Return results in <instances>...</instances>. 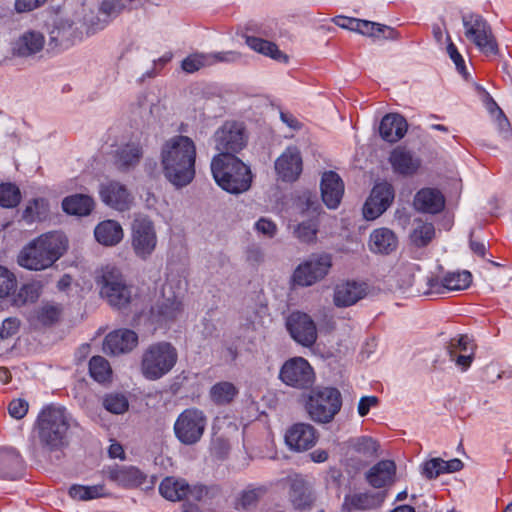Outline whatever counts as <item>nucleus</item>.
I'll use <instances>...</instances> for the list:
<instances>
[{
	"mask_svg": "<svg viewBox=\"0 0 512 512\" xmlns=\"http://www.w3.org/2000/svg\"><path fill=\"white\" fill-rule=\"evenodd\" d=\"M160 160L165 178L176 188L193 181L196 145L188 136L176 135L166 140L161 146Z\"/></svg>",
	"mask_w": 512,
	"mask_h": 512,
	"instance_id": "obj_1",
	"label": "nucleus"
},
{
	"mask_svg": "<svg viewBox=\"0 0 512 512\" xmlns=\"http://www.w3.org/2000/svg\"><path fill=\"white\" fill-rule=\"evenodd\" d=\"M77 423L64 407L44 408L37 418V434L41 446L52 452L62 450L70 442Z\"/></svg>",
	"mask_w": 512,
	"mask_h": 512,
	"instance_id": "obj_2",
	"label": "nucleus"
},
{
	"mask_svg": "<svg viewBox=\"0 0 512 512\" xmlns=\"http://www.w3.org/2000/svg\"><path fill=\"white\" fill-rule=\"evenodd\" d=\"M66 250V240L60 233L42 234L22 248L17 263L31 271H41L51 267Z\"/></svg>",
	"mask_w": 512,
	"mask_h": 512,
	"instance_id": "obj_3",
	"label": "nucleus"
},
{
	"mask_svg": "<svg viewBox=\"0 0 512 512\" xmlns=\"http://www.w3.org/2000/svg\"><path fill=\"white\" fill-rule=\"evenodd\" d=\"M177 360V350L170 342L160 341L153 343L142 354V375L147 380H158L173 369Z\"/></svg>",
	"mask_w": 512,
	"mask_h": 512,
	"instance_id": "obj_4",
	"label": "nucleus"
},
{
	"mask_svg": "<svg viewBox=\"0 0 512 512\" xmlns=\"http://www.w3.org/2000/svg\"><path fill=\"white\" fill-rule=\"evenodd\" d=\"M466 39L485 55H497L499 47L489 22L479 13L461 16Z\"/></svg>",
	"mask_w": 512,
	"mask_h": 512,
	"instance_id": "obj_5",
	"label": "nucleus"
},
{
	"mask_svg": "<svg viewBox=\"0 0 512 512\" xmlns=\"http://www.w3.org/2000/svg\"><path fill=\"white\" fill-rule=\"evenodd\" d=\"M341 407V393L334 387H322L313 390L306 404L310 418L322 424L331 422Z\"/></svg>",
	"mask_w": 512,
	"mask_h": 512,
	"instance_id": "obj_6",
	"label": "nucleus"
},
{
	"mask_svg": "<svg viewBox=\"0 0 512 512\" xmlns=\"http://www.w3.org/2000/svg\"><path fill=\"white\" fill-rule=\"evenodd\" d=\"M100 294L111 306L125 308L132 299L131 287L127 286L120 270L106 266L102 271Z\"/></svg>",
	"mask_w": 512,
	"mask_h": 512,
	"instance_id": "obj_7",
	"label": "nucleus"
},
{
	"mask_svg": "<svg viewBox=\"0 0 512 512\" xmlns=\"http://www.w3.org/2000/svg\"><path fill=\"white\" fill-rule=\"evenodd\" d=\"M472 274L468 270L445 271L442 275L429 273L425 276L426 288L422 291L425 296H440L452 291L469 288Z\"/></svg>",
	"mask_w": 512,
	"mask_h": 512,
	"instance_id": "obj_8",
	"label": "nucleus"
},
{
	"mask_svg": "<svg viewBox=\"0 0 512 512\" xmlns=\"http://www.w3.org/2000/svg\"><path fill=\"white\" fill-rule=\"evenodd\" d=\"M279 379L283 384L298 390H306L315 382V372L308 360L296 356L286 360L280 368Z\"/></svg>",
	"mask_w": 512,
	"mask_h": 512,
	"instance_id": "obj_9",
	"label": "nucleus"
},
{
	"mask_svg": "<svg viewBox=\"0 0 512 512\" xmlns=\"http://www.w3.org/2000/svg\"><path fill=\"white\" fill-rule=\"evenodd\" d=\"M131 246L135 255L143 260L149 258L157 246V233L153 221L146 216H137L131 225Z\"/></svg>",
	"mask_w": 512,
	"mask_h": 512,
	"instance_id": "obj_10",
	"label": "nucleus"
},
{
	"mask_svg": "<svg viewBox=\"0 0 512 512\" xmlns=\"http://www.w3.org/2000/svg\"><path fill=\"white\" fill-rule=\"evenodd\" d=\"M332 266L328 253L312 254L294 270L292 279L295 285L308 287L323 279Z\"/></svg>",
	"mask_w": 512,
	"mask_h": 512,
	"instance_id": "obj_11",
	"label": "nucleus"
},
{
	"mask_svg": "<svg viewBox=\"0 0 512 512\" xmlns=\"http://www.w3.org/2000/svg\"><path fill=\"white\" fill-rule=\"evenodd\" d=\"M206 417L202 411L196 408L184 410L174 424V432L177 439L185 444L197 443L205 430Z\"/></svg>",
	"mask_w": 512,
	"mask_h": 512,
	"instance_id": "obj_12",
	"label": "nucleus"
},
{
	"mask_svg": "<svg viewBox=\"0 0 512 512\" xmlns=\"http://www.w3.org/2000/svg\"><path fill=\"white\" fill-rule=\"evenodd\" d=\"M97 9L98 12L95 13L94 10L83 7L87 35L102 30L112 19L120 15L125 5L120 0H102Z\"/></svg>",
	"mask_w": 512,
	"mask_h": 512,
	"instance_id": "obj_13",
	"label": "nucleus"
},
{
	"mask_svg": "<svg viewBox=\"0 0 512 512\" xmlns=\"http://www.w3.org/2000/svg\"><path fill=\"white\" fill-rule=\"evenodd\" d=\"M286 329L291 338L304 347H311L317 340V328L312 318L300 311H294L286 318Z\"/></svg>",
	"mask_w": 512,
	"mask_h": 512,
	"instance_id": "obj_14",
	"label": "nucleus"
},
{
	"mask_svg": "<svg viewBox=\"0 0 512 512\" xmlns=\"http://www.w3.org/2000/svg\"><path fill=\"white\" fill-rule=\"evenodd\" d=\"M252 172L248 165L236 156H226V193L246 192L252 183Z\"/></svg>",
	"mask_w": 512,
	"mask_h": 512,
	"instance_id": "obj_15",
	"label": "nucleus"
},
{
	"mask_svg": "<svg viewBox=\"0 0 512 512\" xmlns=\"http://www.w3.org/2000/svg\"><path fill=\"white\" fill-rule=\"evenodd\" d=\"M394 188L388 182L376 183L363 206L366 220H375L382 215L394 200Z\"/></svg>",
	"mask_w": 512,
	"mask_h": 512,
	"instance_id": "obj_16",
	"label": "nucleus"
},
{
	"mask_svg": "<svg viewBox=\"0 0 512 512\" xmlns=\"http://www.w3.org/2000/svg\"><path fill=\"white\" fill-rule=\"evenodd\" d=\"M318 432L309 423L298 422L287 428L284 441L292 452H305L313 448L318 441Z\"/></svg>",
	"mask_w": 512,
	"mask_h": 512,
	"instance_id": "obj_17",
	"label": "nucleus"
},
{
	"mask_svg": "<svg viewBox=\"0 0 512 512\" xmlns=\"http://www.w3.org/2000/svg\"><path fill=\"white\" fill-rule=\"evenodd\" d=\"M44 35L36 30H26L9 43V52L13 58H29L42 51Z\"/></svg>",
	"mask_w": 512,
	"mask_h": 512,
	"instance_id": "obj_18",
	"label": "nucleus"
},
{
	"mask_svg": "<svg viewBox=\"0 0 512 512\" xmlns=\"http://www.w3.org/2000/svg\"><path fill=\"white\" fill-rule=\"evenodd\" d=\"M86 34V26L84 25V16L79 22L71 20H61L51 31L50 41L55 46L68 48L75 41L81 40Z\"/></svg>",
	"mask_w": 512,
	"mask_h": 512,
	"instance_id": "obj_19",
	"label": "nucleus"
},
{
	"mask_svg": "<svg viewBox=\"0 0 512 512\" xmlns=\"http://www.w3.org/2000/svg\"><path fill=\"white\" fill-rule=\"evenodd\" d=\"M302 157L296 147H287L275 161L278 178L284 182L296 181L302 172Z\"/></svg>",
	"mask_w": 512,
	"mask_h": 512,
	"instance_id": "obj_20",
	"label": "nucleus"
},
{
	"mask_svg": "<svg viewBox=\"0 0 512 512\" xmlns=\"http://www.w3.org/2000/svg\"><path fill=\"white\" fill-rule=\"evenodd\" d=\"M100 197L109 207L118 211L129 210L133 204V196L125 185L117 181H109L100 186Z\"/></svg>",
	"mask_w": 512,
	"mask_h": 512,
	"instance_id": "obj_21",
	"label": "nucleus"
},
{
	"mask_svg": "<svg viewBox=\"0 0 512 512\" xmlns=\"http://www.w3.org/2000/svg\"><path fill=\"white\" fill-rule=\"evenodd\" d=\"M385 499L383 492H360L346 494L342 503L343 512H366L377 509Z\"/></svg>",
	"mask_w": 512,
	"mask_h": 512,
	"instance_id": "obj_22",
	"label": "nucleus"
},
{
	"mask_svg": "<svg viewBox=\"0 0 512 512\" xmlns=\"http://www.w3.org/2000/svg\"><path fill=\"white\" fill-rule=\"evenodd\" d=\"M388 160L393 172L402 176H412L421 167V159L413 151L403 146L394 148Z\"/></svg>",
	"mask_w": 512,
	"mask_h": 512,
	"instance_id": "obj_23",
	"label": "nucleus"
},
{
	"mask_svg": "<svg viewBox=\"0 0 512 512\" xmlns=\"http://www.w3.org/2000/svg\"><path fill=\"white\" fill-rule=\"evenodd\" d=\"M321 197L329 209H336L344 194V183L335 171L323 173L320 183Z\"/></svg>",
	"mask_w": 512,
	"mask_h": 512,
	"instance_id": "obj_24",
	"label": "nucleus"
},
{
	"mask_svg": "<svg viewBox=\"0 0 512 512\" xmlns=\"http://www.w3.org/2000/svg\"><path fill=\"white\" fill-rule=\"evenodd\" d=\"M413 206L418 212L435 215L443 211L445 197L437 188L424 187L416 192Z\"/></svg>",
	"mask_w": 512,
	"mask_h": 512,
	"instance_id": "obj_25",
	"label": "nucleus"
},
{
	"mask_svg": "<svg viewBox=\"0 0 512 512\" xmlns=\"http://www.w3.org/2000/svg\"><path fill=\"white\" fill-rule=\"evenodd\" d=\"M138 344L137 334L129 329H119L109 333L104 341V351L118 355L133 350Z\"/></svg>",
	"mask_w": 512,
	"mask_h": 512,
	"instance_id": "obj_26",
	"label": "nucleus"
},
{
	"mask_svg": "<svg viewBox=\"0 0 512 512\" xmlns=\"http://www.w3.org/2000/svg\"><path fill=\"white\" fill-rule=\"evenodd\" d=\"M23 470L24 461L17 449L11 446L0 447V478L18 479Z\"/></svg>",
	"mask_w": 512,
	"mask_h": 512,
	"instance_id": "obj_27",
	"label": "nucleus"
},
{
	"mask_svg": "<svg viewBox=\"0 0 512 512\" xmlns=\"http://www.w3.org/2000/svg\"><path fill=\"white\" fill-rule=\"evenodd\" d=\"M408 130L406 119L397 113L386 114L380 121V137L388 143H396L401 140Z\"/></svg>",
	"mask_w": 512,
	"mask_h": 512,
	"instance_id": "obj_28",
	"label": "nucleus"
},
{
	"mask_svg": "<svg viewBox=\"0 0 512 512\" xmlns=\"http://www.w3.org/2000/svg\"><path fill=\"white\" fill-rule=\"evenodd\" d=\"M366 294L364 284L355 281H346L336 285L333 301L337 307H349L354 305Z\"/></svg>",
	"mask_w": 512,
	"mask_h": 512,
	"instance_id": "obj_29",
	"label": "nucleus"
},
{
	"mask_svg": "<svg viewBox=\"0 0 512 512\" xmlns=\"http://www.w3.org/2000/svg\"><path fill=\"white\" fill-rule=\"evenodd\" d=\"M396 465L392 460H381L366 473L367 482L374 488H383L394 482Z\"/></svg>",
	"mask_w": 512,
	"mask_h": 512,
	"instance_id": "obj_30",
	"label": "nucleus"
},
{
	"mask_svg": "<svg viewBox=\"0 0 512 512\" xmlns=\"http://www.w3.org/2000/svg\"><path fill=\"white\" fill-rule=\"evenodd\" d=\"M248 143V134L244 122H226V156H235Z\"/></svg>",
	"mask_w": 512,
	"mask_h": 512,
	"instance_id": "obj_31",
	"label": "nucleus"
},
{
	"mask_svg": "<svg viewBox=\"0 0 512 512\" xmlns=\"http://www.w3.org/2000/svg\"><path fill=\"white\" fill-rule=\"evenodd\" d=\"M398 240L388 228L375 229L369 238V248L373 253L389 254L397 247Z\"/></svg>",
	"mask_w": 512,
	"mask_h": 512,
	"instance_id": "obj_32",
	"label": "nucleus"
},
{
	"mask_svg": "<svg viewBox=\"0 0 512 512\" xmlns=\"http://www.w3.org/2000/svg\"><path fill=\"white\" fill-rule=\"evenodd\" d=\"M94 235L96 240L104 246H115L124 236L121 225L114 220L99 223L94 230Z\"/></svg>",
	"mask_w": 512,
	"mask_h": 512,
	"instance_id": "obj_33",
	"label": "nucleus"
},
{
	"mask_svg": "<svg viewBox=\"0 0 512 512\" xmlns=\"http://www.w3.org/2000/svg\"><path fill=\"white\" fill-rule=\"evenodd\" d=\"M109 479L123 487H137L145 481V475L136 467L123 466L113 468L108 473Z\"/></svg>",
	"mask_w": 512,
	"mask_h": 512,
	"instance_id": "obj_34",
	"label": "nucleus"
},
{
	"mask_svg": "<svg viewBox=\"0 0 512 512\" xmlns=\"http://www.w3.org/2000/svg\"><path fill=\"white\" fill-rule=\"evenodd\" d=\"M243 37L247 46L253 51L266 57H270L273 60L280 61L282 59H287V56L278 48L274 42L250 34L243 35Z\"/></svg>",
	"mask_w": 512,
	"mask_h": 512,
	"instance_id": "obj_35",
	"label": "nucleus"
},
{
	"mask_svg": "<svg viewBox=\"0 0 512 512\" xmlns=\"http://www.w3.org/2000/svg\"><path fill=\"white\" fill-rule=\"evenodd\" d=\"M159 492L169 501H181L190 493V486L184 479L166 477L159 485Z\"/></svg>",
	"mask_w": 512,
	"mask_h": 512,
	"instance_id": "obj_36",
	"label": "nucleus"
},
{
	"mask_svg": "<svg viewBox=\"0 0 512 512\" xmlns=\"http://www.w3.org/2000/svg\"><path fill=\"white\" fill-rule=\"evenodd\" d=\"M142 155L143 150L139 143H127L116 151L115 164L121 170H128L139 163Z\"/></svg>",
	"mask_w": 512,
	"mask_h": 512,
	"instance_id": "obj_37",
	"label": "nucleus"
},
{
	"mask_svg": "<svg viewBox=\"0 0 512 512\" xmlns=\"http://www.w3.org/2000/svg\"><path fill=\"white\" fill-rule=\"evenodd\" d=\"M94 207L93 199L84 194H74L64 198L62 202L63 210L71 215L87 216Z\"/></svg>",
	"mask_w": 512,
	"mask_h": 512,
	"instance_id": "obj_38",
	"label": "nucleus"
},
{
	"mask_svg": "<svg viewBox=\"0 0 512 512\" xmlns=\"http://www.w3.org/2000/svg\"><path fill=\"white\" fill-rule=\"evenodd\" d=\"M355 32L369 37H380L384 39L395 40L399 37V33L386 25L376 22L358 19Z\"/></svg>",
	"mask_w": 512,
	"mask_h": 512,
	"instance_id": "obj_39",
	"label": "nucleus"
},
{
	"mask_svg": "<svg viewBox=\"0 0 512 512\" xmlns=\"http://www.w3.org/2000/svg\"><path fill=\"white\" fill-rule=\"evenodd\" d=\"M223 57L221 53L218 54H203V53H194L186 58H184L181 62V68L186 73H194L199 71L200 69L213 65L218 62H222Z\"/></svg>",
	"mask_w": 512,
	"mask_h": 512,
	"instance_id": "obj_40",
	"label": "nucleus"
},
{
	"mask_svg": "<svg viewBox=\"0 0 512 512\" xmlns=\"http://www.w3.org/2000/svg\"><path fill=\"white\" fill-rule=\"evenodd\" d=\"M71 498L79 501H89L93 499L103 498L109 496L104 484H97L92 486L72 485L69 489Z\"/></svg>",
	"mask_w": 512,
	"mask_h": 512,
	"instance_id": "obj_41",
	"label": "nucleus"
},
{
	"mask_svg": "<svg viewBox=\"0 0 512 512\" xmlns=\"http://www.w3.org/2000/svg\"><path fill=\"white\" fill-rule=\"evenodd\" d=\"M90 376L99 383L110 380L112 370L109 362L102 356H94L89 361Z\"/></svg>",
	"mask_w": 512,
	"mask_h": 512,
	"instance_id": "obj_42",
	"label": "nucleus"
},
{
	"mask_svg": "<svg viewBox=\"0 0 512 512\" xmlns=\"http://www.w3.org/2000/svg\"><path fill=\"white\" fill-rule=\"evenodd\" d=\"M181 309L180 302L166 299L161 304L152 307L151 314L156 322L173 319Z\"/></svg>",
	"mask_w": 512,
	"mask_h": 512,
	"instance_id": "obj_43",
	"label": "nucleus"
},
{
	"mask_svg": "<svg viewBox=\"0 0 512 512\" xmlns=\"http://www.w3.org/2000/svg\"><path fill=\"white\" fill-rule=\"evenodd\" d=\"M294 202L301 213L311 212L318 215L321 209L317 194L308 190L299 193Z\"/></svg>",
	"mask_w": 512,
	"mask_h": 512,
	"instance_id": "obj_44",
	"label": "nucleus"
},
{
	"mask_svg": "<svg viewBox=\"0 0 512 512\" xmlns=\"http://www.w3.org/2000/svg\"><path fill=\"white\" fill-rule=\"evenodd\" d=\"M104 408L113 414H123L129 408L127 397L122 393H109L103 397Z\"/></svg>",
	"mask_w": 512,
	"mask_h": 512,
	"instance_id": "obj_45",
	"label": "nucleus"
},
{
	"mask_svg": "<svg viewBox=\"0 0 512 512\" xmlns=\"http://www.w3.org/2000/svg\"><path fill=\"white\" fill-rule=\"evenodd\" d=\"M318 232V222L316 219H309L299 223L294 228L295 237L302 243H312L316 239Z\"/></svg>",
	"mask_w": 512,
	"mask_h": 512,
	"instance_id": "obj_46",
	"label": "nucleus"
},
{
	"mask_svg": "<svg viewBox=\"0 0 512 512\" xmlns=\"http://www.w3.org/2000/svg\"><path fill=\"white\" fill-rule=\"evenodd\" d=\"M378 447L377 441L370 436L358 437L351 443L352 450L366 458L375 457Z\"/></svg>",
	"mask_w": 512,
	"mask_h": 512,
	"instance_id": "obj_47",
	"label": "nucleus"
},
{
	"mask_svg": "<svg viewBox=\"0 0 512 512\" xmlns=\"http://www.w3.org/2000/svg\"><path fill=\"white\" fill-rule=\"evenodd\" d=\"M435 228L432 223L419 222L411 234L412 242L417 247H424L433 239Z\"/></svg>",
	"mask_w": 512,
	"mask_h": 512,
	"instance_id": "obj_48",
	"label": "nucleus"
},
{
	"mask_svg": "<svg viewBox=\"0 0 512 512\" xmlns=\"http://www.w3.org/2000/svg\"><path fill=\"white\" fill-rule=\"evenodd\" d=\"M40 296V287L36 283H27L20 287L13 298L15 306H23L35 302Z\"/></svg>",
	"mask_w": 512,
	"mask_h": 512,
	"instance_id": "obj_49",
	"label": "nucleus"
},
{
	"mask_svg": "<svg viewBox=\"0 0 512 512\" xmlns=\"http://www.w3.org/2000/svg\"><path fill=\"white\" fill-rule=\"evenodd\" d=\"M21 199L19 188L11 183L0 185V206L5 208L15 207Z\"/></svg>",
	"mask_w": 512,
	"mask_h": 512,
	"instance_id": "obj_50",
	"label": "nucleus"
},
{
	"mask_svg": "<svg viewBox=\"0 0 512 512\" xmlns=\"http://www.w3.org/2000/svg\"><path fill=\"white\" fill-rule=\"evenodd\" d=\"M262 492V488H253L242 491L235 501V508L239 510L254 507Z\"/></svg>",
	"mask_w": 512,
	"mask_h": 512,
	"instance_id": "obj_51",
	"label": "nucleus"
},
{
	"mask_svg": "<svg viewBox=\"0 0 512 512\" xmlns=\"http://www.w3.org/2000/svg\"><path fill=\"white\" fill-rule=\"evenodd\" d=\"M476 90L478 91V94L487 109V111L491 114H498L499 118H502L503 122H505L507 125H509L507 117L504 115L501 108L498 106L496 101L493 99V97L490 95V93L481 85H476Z\"/></svg>",
	"mask_w": 512,
	"mask_h": 512,
	"instance_id": "obj_52",
	"label": "nucleus"
},
{
	"mask_svg": "<svg viewBox=\"0 0 512 512\" xmlns=\"http://www.w3.org/2000/svg\"><path fill=\"white\" fill-rule=\"evenodd\" d=\"M62 313V307L58 304H44L38 311V319L44 325H51L56 322Z\"/></svg>",
	"mask_w": 512,
	"mask_h": 512,
	"instance_id": "obj_53",
	"label": "nucleus"
},
{
	"mask_svg": "<svg viewBox=\"0 0 512 512\" xmlns=\"http://www.w3.org/2000/svg\"><path fill=\"white\" fill-rule=\"evenodd\" d=\"M443 459L432 458L422 463L421 474L428 480L437 478L443 474Z\"/></svg>",
	"mask_w": 512,
	"mask_h": 512,
	"instance_id": "obj_54",
	"label": "nucleus"
},
{
	"mask_svg": "<svg viewBox=\"0 0 512 512\" xmlns=\"http://www.w3.org/2000/svg\"><path fill=\"white\" fill-rule=\"evenodd\" d=\"M16 287V278L12 272L0 265V298L10 294Z\"/></svg>",
	"mask_w": 512,
	"mask_h": 512,
	"instance_id": "obj_55",
	"label": "nucleus"
},
{
	"mask_svg": "<svg viewBox=\"0 0 512 512\" xmlns=\"http://www.w3.org/2000/svg\"><path fill=\"white\" fill-rule=\"evenodd\" d=\"M445 34H446V40H447V48H446L447 53H448L450 59L455 64L457 71L460 74L464 75V74H466V65H465L464 58L458 51L456 45L452 42L449 33L446 31Z\"/></svg>",
	"mask_w": 512,
	"mask_h": 512,
	"instance_id": "obj_56",
	"label": "nucleus"
},
{
	"mask_svg": "<svg viewBox=\"0 0 512 512\" xmlns=\"http://www.w3.org/2000/svg\"><path fill=\"white\" fill-rule=\"evenodd\" d=\"M244 34L243 35H256L259 37H272L273 36V29L269 25L255 21L250 20L248 21L244 26Z\"/></svg>",
	"mask_w": 512,
	"mask_h": 512,
	"instance_id": "obj_57",
	"label": "nucleus"
},
{
	"mask_svg": "<svg viewBox=\"0 0 512 512\" xmlns=\"http://www.w3.org/2000/svg\"><path fill=\"white\" fill-rule=\"evenodd\" d=\"M211 172L215 182L224 189V153L219 152L211 162Z\"/></svg>",
	"mask_w": 512,
	"mask_h": 512,
	"instance_id": "obj_58",
	"label": "nucleus"
},
{
	"mask_svg": "<svg viewBox=\"0 0 512 512\" xmlns=\"http://www.w3.org/2000/svg\"><path fill=\"white\" fill-rule=\"evenodd\" d=\"M28 403L23 399H14L9 403L8 412L15 419H22L28 412Z\"/></svg>",
	"mask_w": 512,
	"mask_h": 512,
	"instance_id": "obj_59",
	"label": "nucleus"
},
{
	"mask_svg": "<svg viewBox=\"0 0 512 512\" xmlns=\"http://www.w3.org/2000/svg\"><path fill=\"white\" fill-rule=\"evenodd\" d=\"M451 359L455 362L456 366L460 368L462 372L467 371L474 359V352L456 355L455 351L451 349L449 351Z\"/></svg>",
	"mask_w": 512,
	"mask_h": 512,
	"instance_id": "obj_60",
	"label": "nucleus"
},
{
	"mask_svg": "<svg viewBox=\"0 0 512 512\" xmlns=\"http://www.w3.org/2000/svg\"><path fill=\"white\" fill-rule=\"evenodd\" d=\"M254 226H255V229L257 230V232H259L265 236H268V237H273L277 232L276 224L273 221L266 219V218H260L255 223Z\"/></svg>",
	"mask_w": 512,
	"mask_h": 512,
	"instance_id": "obj_61",
	"label": "nucleus"
},
{
	"mask_svg": "<svg viewBox=\"0 0 512 512\" xmlns=\"http://www.w3.org/2000/svg\"><path fill=\"white\" fill-rule=\"evenodd\" d=\"M19 328V322L15 318H7L0 327V338L7 339L16 334Z\"/></svg>",
	"mask_w": 512,
	"mask_h": 512,
	"instance_id": "obj_62",
	"label": "nucleus"
},
{
	"mask_svg": "<svg viewBox=\"0 0 512 512\" xmlns=\"http://www.w3.org/2000/svg\"><path fill=\"white\" fill-rule=\"evenodd\" d=\"M47 0H16L15 10L18 13L30 12L42 6Z\"/></svg>",
	"mask_w": 512,
	"mask_h": 512,
	"instance_id": "obj_63",
	"label": "nucleus"
},
{
	"mask_svg": "<svg viewBox=\"0 0 512 512\" xmlns=\"http://www.w3.org/2000/svg\"><path fill=\"white\" fill-rule=\"evenodd\" d=\"M378 404V398L376 396H363L360 398L358 403V414L361 417L366 416L370 409Z\"/></svg>",
	"mask_w": 512,
	"mask_h": 512,
	"instance_id": "obj_64",
	"label": "nucleus"
}]
</instances>
